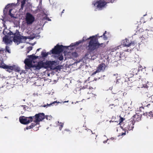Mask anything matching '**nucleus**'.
I'll return each mask as SVG.
<instances>
[{"instance_id":"603ef678","label":"nucleus","mask_w":153,"mask_h":153,"mask_svg":"<svg viewBox=\"0 0 153 153\" xmlns=\"http://www.w3.org/2000/svg\"><path fill=\"white\" fill-rule=\"evenodd\" d=\"M128 49H127V50H126V51H128Z\"/></svg>"},{"instance_id":"6e6552de","label":"nucleus","mask_w":153,"mask_h":153,"mask_svg":"<svg viewBox=\"0 0 153 153\" xmlns=\"http://www.w3.org/2000/svg\"><path fill=\"white\" fill-rule=\"evenodd\" d=\"M25 20L27 24L30 25L33 22L35 18L31 14L27 13L26 14Z\"/></svg>"},{"instance_id":"aec40b11","label":"nucleus","mask_w":153,"mask_h":153,"mask_svg":"<svg viewBox=\"0 0 153 153\" xmlns=\"http://www.w3.org/2000/svg\"><path fill=\"white\" fill-rule=\"evenodd\" d=\"M36 123H32L28 127L26 128H25L24 129L25 130V129L27 130L28 129H30L32 128L33 126H35V125H36Z\"/></svg>"},{"instance_id":"f3484780","label":"nucleus","mask_w":153,"mask_h":153,"mask_svg":"<svg viewBox=\"0 0 153 153\" xmlns=\"http://www.w3.org/2000/svg\"><path fill=\"white\" fill-rule=\"evenodd\" d=\"M138 72V70L137 68L132 69L131 71H130V74H131V77L133 76L134 75H137Z\"/></svg>"},{"instance_id":"864d4df0","label":"nucleus","mask_w":153,"mask_h":153,"mask_svg":"<svg viewBox=\"0 0 153 153\" xmlns=\"http://www.w3.org/2000/svg\"><path fill=\"white\" fill-rule=\"evenodd\" d=\"M20 0H17L18 2H19Z\"/></svg>"},{"instance_id":"f03ea898","label":"nucleus","mask_w":153,"mask_h":153,"mask_svg":"<svg viewBox=\"0 0 153 153\" xmlns=\"http://www.w3.org/2000/svg\"><path fill=\"white\" fill-rule=\"evenodd\" d=\"M98 34L93 36L87 38L88 39L90 40L88 43V50L90 52H92L95 50H97L98 48L101 47L104 48L105 46L104 43H100L97 38H96Z\"/></svg>"},{"instance_id":"13d9d810","label":"nucleus","mask_w":153,"mask_h":153,"mask_svg":"<svg viewBox=\"0 0 153 153\" xmlns=\"http://www.w3.org/2000/svg\"><path fill=\"white\" fill-rule=\"evenodd\" d=\"M97 36L99 37V36H98V35H97ZM99 37H100L99 36Z\"/></svg>"},{"instance_id":"e2e57ef3","label":"nucleus","mask_w":153,"mask_h":153,"mask_svg":"<svg viewBox=\"0 0 153 153\" xmlns=\"http://www.w3.org/2000/svg\"><path fill=\"white\" fill-rule=\"evenodd\" d=\"M104 137H105V136H105V135H104Z\"/></svg>"},{"instance_id":"bf43d9fd","label":"nucleus","mask_w":153,"mask_h":153,"mask_svg":"<svg viewBox=\"0 0 153 153\" xmlns=\"http://www.w3.org/2000/svg\"><path fill=\"white\" fill-rule=\"evenodd\" d=\"M95 11H97V10H96V9H95Z\"/></svg>"},{"instance_id":"9d476101","label":"nucleus","mask_w":153,"mask_h":153,"mask_svg":"<svg viewBox=\"0 0 153 153\" xmlns=\"http://www.w3.org/2000/svg\"><path fill=\"white\" fill-rule=\"evenodd\" d=\"M122 44L124 46L128 47L131 46H134V42H131L129 41L128 39H126L122 41Z\"/></svg>"},{"instance_id":"1a4fd4ad","label":"nucleus","mask_w":153,"mask_h":153,"mask_svg":"<svg viewBox=\"0 0 153 153\" xmlns=\"http://www.w3.org/2000/svg\"><path fill=\"white\" fill-rule=\"evenodd\" d=\"M29 117H20L19 118L20 122L23 124H26L30 123V122L33 121V119H31Z\"/></svg>"},{"instance_id":"c9c22d12","label":"nucleus","mask_w":153,"mask_h":153,"mask_svg":"<svg viewBox=\"0 0 153 153\" xmlns=\"http://www.w3.org/2000/svg\"><path fill=\"white\" fill-rule=\"evenodd\" d=\"M59 59L60 61L62 60L63 59V56H60L58 58Z\"/></svg>"},{"instance_id":"c756f323","label":"nucleus","mask_w":153,"mask_h":153,"mask_svg":"<svg viewBox=\"0 0 153 153\" xmlns=\"http://www.w3.org/2000/svg\"><path fill=\"white\" fill-rule=\"evenodd\" d=\"M88 39H87V38H86V37H85V36L83 37L82 39L81 40H79V41H80L81 42V43L82 42H83L85 41L86 40H88Z\"/></svg>"},{"instance_id":"412c9836","label":"nucleus","mask_w":153,"mask_h":153,"mask_svg":"<svg viewBox=\"0 0 153 153\" xmlns=\"http://www.w3.org/2000/svg\"><path fill=\"white\" fill-rule=\"evenodd\" d=\"M81 43V42L78 41L76 42L75 43H72L70 45V46L71 47H74L78 45L79 44Z\"/></svg>"},{"instance_id":"0eeeda50","label":"nucleus","mask_w":153,"mask_h":153,"mask_svg":"<svg viewBox=\"0 0 153 153\" xmlns=\"http://www.w3.org/2000/svg\"><path fill=\"white\" fill-rule=\"evenodd\" d=\"M92 57L91 56V54L90 53H87L85 55V56L82 59L79 60V61H76V62L74 63V65H75L76 64L79 63L80 61H82V60L84 63H87L90 61L91 59L93 60L94 59H92Z\"/></svg>"},{"instance_id":"37998d69","label":"nucleus","mask_w":153,"mask_h":153,"mask_svg":"<svg viewBox=\"0 0 153 153\" xmlns=\"http://www.w3.org/2000/svg\"><path fill=\"white\" fill-rule=\"evenodd\" d=\"M65 130L68 131H70V130L68 129H65Z\"/></svg>"},{"instance_id":"a878e982","label":"nucleus","mask_w":153,"mask_h":153,"mask_svg":"<svg viewBox=\"0 0 153 153\" xmlns=\"http://www.w3.org/2000/svg\"><path fill=\"white\" fill-rule=\"evenodd\" d=\"M12 10V9H10V10H9V15H10V16L11 18H16V17L14 16V15L11 13V11Z\"/></svg>"},{"instance_id":"39448f33","label":"nucleus","mask_w":153,"mask_h":153,"mask_svg":"<svg viewBox=\"0 0 153 153\" xmlns=\"http://www.w3.org/2000/svg\"><path fill=\"white\" fill-rule=\"evenodd\" d=\"M64 47L67 48L66 46H64L62 45H57L55 46L54 48L51 50L50 52L46 53L47 56L48 55L51 54V53L57 54H59L62 52L63 50V48Z\"/></svg>"},{"instance_id":"ea45409f","label":"nucleus","mask_w":153,"mask_h":153,"mask_svg":"<svg viewBox=\"0 0 153 153\" xmlns=\"http://www.w3.org/2000/svg\"><path fill=\"white\" fill-rule=\"evenodd\" d=\"M116 81V83L117 84L118 83V80L119 79L117 78Z\"/></svg>"},{"instance_id":"473e14b6","label":"nucleus","mask_w":153,"mask_h":153,"mask_svg":"<svg viewBox=\"0 0 153 153\" xmlns=\"http://www.w3.org/2000/svg\"><path fill=\"white\" fill-rule=\"evenodd\" d=\"M47 120H50L52 118V117L51 116H45Z\"/></svg>"},{"instance_id":"f257e3e1","label":"nucleus","mask_w":153,"mask_h":153,"mask_svg":"<svg viewBox=\"0 0 153 153\" xmlns=\"http://www.w3.org/2000/svg\"><path fill=\"white\" fill-rule=\"evenodd\" d=\"M3 33L5 36H10L13 38V42L17 44H19L20 43L25 42L27 39L26 36H22L18 30H16L14 32H11L7 29H4Z\"/></svg>"},{"instance_id":"f8f14e48","label":"nucleus","mask_w":153,"mask_h":153,"mask_svg":"<svg viewBox=\"0 0 153 153\" xmlns=\"http://www.w3.org/2000/svg\"><path fill=\"white\" fill-rule=\"evenodd\" d=\"M10 36H5L3 37V41L6 45L11 44L13 41V38Z\"/></svg>"},{"instance_id":"2eb2a0df","label":"nucleus","mask_w":153,"mask_h":153,"mask_svg":"<svg viewBox=\"0 0 153 153\" xmlns=\"http://www.w3.org/2000/svg\"><path fill=\"white\" fill-rule=\"evenodd\" d=\"M105 65L104 63L101 64L99 65L97 69L100 72L101 71H103L105 69Z\"/></svg>"},{"instance_id":"a19ab883","label":"nucleus","mask_w":153,"mask_h":153,"mask_svg":"<svg viewBox=\"0 0 153 153\" xmlns=\"http://www.w3.org/2000/svg\"><path fill=\"white\" fill-rule=\"evenodd\" d=\"M41 49V48H38V49H37V50H36V52L39 51V50L40 49Z\"/></svg>"},{"instance_id":"052dcab7","label":"nucleus","mask_w":153,"mask_h":153,"mask_svg":"<svg viewBox=\"0 0 153 153\" xmlns=\"http://www.w3.org/2000/svg\"><path fill=\"white\" fill-rule=\"evenodd\" d=\"M111 139L112 140L113 139V138H111Z\"/></svg>"},{"instance_id":"49530a36","label":"nucleus","mask_w":153,"mask_h":153,"mask_svg":"<svg viewBox=\"0 0 153 153\" xmlns=\"http://www.w3.org/2000/svg\"><path fill=\"white\" fill-rule=\"evenodd\" d=\"M68 102V101H65L64 102H63V103H65V102Z\"/></svg>"},{"instance_id":"7c9ffc66","label":"nucleus","mask_w":153,"mask_h":153,"mask_svg":"<svg viewBox=\"0 0 153 153\" xmlns=\"http://www.w3.org/2000/svg\"><path fill=\"white\" fill-rule=\"evenodd\" d=\"M118 74H113L112 76L113 78H116V79H117L118 78Z\"/></svg>"},{"instance_id":"a18cd8bd","label":"nucleus","mask_w":153,"mask_h":153,"mask_svg":"<svg viewBox=\"0 0 153 153\" xmlns=\"http://www.w3.org/2000/svg\"><path fill=\"white\" fill-rule=\"evenodd\" d=\"M126 134V133H123L122 134V135H125Z\"/></svg>"},{"instance_id":"ddd939ff","label":"nucleus","mask_w":153,"mask_h":153,"mask_svg":"<svg viewBox=\"0 0 153 153\" xmlns=\"http://www.w3.org/2000/svg\"><path fill=\"white\" fill-rule=\"evenodd\" d=\"M32 61H30V59H26L24 61L25 68L29 69L31 68L32 67Z\"/></svg>"},{"instance_id":"6e6d98bb","label":"nucleus","mask_w":153,"mask_h":153,"mask_svg":"<svg viewBox=\"0 0 153 153\" xmlns=\"http://www.w3.org/2000/svg\"><path fill=\"white\" fill-rule=\"evenodd\" d=\"M140 108H143V107H141Z\"/></svg>"},{"instance_id":"680f3d73","label":"nucleus","mask_w":153,"mask_h":153,"mask_svg":"<svg viewBox=\"0 0 153 153\" xmlns=\"http://www.w3.org/2000/svg\"><path fill=\"white\" fill-rule=\"evenodd\" d=\"M72 104H73V102H72Z\"/></svg>"},{"instance_id":"2f4dec72","label":"nucleus","mask_w":153,"mask_h":153,"mask_svg":"<svg viewBox=\"0 0 153 153\" xmlns=\"http://www.w3.org/2000/svg\"><path fill=\"white\" fill-rule=\"evenodd\" d=\"M6 50L8 53H10V49L9 47L7 46L6 47Z\"/></svg>"},{"instance_id":"423d86ee","label":"nucleus","mask_w":153,"mask_h":153,"mask_svg":"<svg viewBox=\"0 0 153 153\" xmlns=\"http://www.w3.org/2000/svg\"><path fill=\"white\" fill-rule=\"evenodd\" d=\"M31 119H33V121L37 124L39 122L42 121L45 118V114L43 113L36 114L34 116H31L30 117Z\"/></svg>"},{"instance_id":"dca6fc26","label":"nucleus","mask_w":153,"mask_h":153,"mask_svg":"<svg viewBox=\"0 0 153 153\" xmlns=\"http://www.w3.org/2000/svg\"><path fill=\"white\" fill-rule=\"evenodd\" d=\"M132 119L133 120L132 121H134L135 122V121H139L141 120V116L139 114H137L134 115L133 116L132 118H131V119Z\"/></svg>"},{"instance_id":"4c0bfd02","label":"nucleus","mask_w":153,"mask_h":153,"mask_svg":"<svg viewBox=\"0 0 153 153\" xmlns=\"http://www.w3.org/2000/svg\"><path fill=\"white\" fill-rule=\"evenodd\" d=\"M4 50L3 48H1L0 49V53H4Z\"/></svg>"},{"instance_id":"3c124183","label":"nucleus","mask_w":153,"mask_h":153,"mask_svg":"<svg viewBox=\"0 0 153 153\" xmlns=\"http://www.w3.org/2000/svg\"><path fill=\"white\" fill-rule=\"evenodd\" d=\"M24 48V46H21V48Z\"/></svg>"},{"instance_id":"393cba45","label":"nucleus","mask_w":153,"mask_h":153,"mask_svg":"<svg viewBox=\"0 0 153 153\" xmlns=\"http://www.w3.org/2000/svg\"><path fill=\"white\" fill-rule=\"evenodd\" d=\"M143 114L144 115H146L147 117H148L147 115L149 116L150 117H153V112H152V111H150V112H149L148 114L147 113H144Z\"/></svg>"},{"instance_id":"6ab92c4d","label":"nucleus","mask_w":153,"mask_h":153,"mask_svg":"<svg viewBox=\"0 0 153 153\" xmlns=\"http://www.w3.org/2000/svg\"><path fill=\"white\" fill-rule=\"evenodd\" d=\"M26 0H22L21 1V5L20 10H22L23 9V8L25 4Z\"/></svg>"},{"instance_id":"20e7f679","label":"nucleus","mask_w":153,"mask_h":153,"mask_svg":"<svg viewBox=\"0 0 153 153\" xmlns=\"http://www.w3.org/2000/svg\"><path fill=\"white\" fill-rule=\"evenodd\" d=\"M107 2H106L104 0H100L97 1L96 2L94 1L92 3V5L94 6L97 7L96 9L99 10H102V8L104 7L107 3L111 2L113 3L112 0H106Z\"/></svg>"},{"instance_id":"a211bd4d","label":"nucleus","mask_w":153,"mask_h":153,"mask_svg":"<svg viewBox=\"0 0 153 153\" xmlns=\"http://www.w3.org/2000/svg\"><path fill=\"white\" fill-rule=\"evenodd\" d=\"M28 57H29V58L28 59H30V61H32V62L33 60L38 58V56H34L33 54L31 55L28 56Z\"/></svg>"},{"instance_id":"79ce46f5","label":"nucleus","mask_w":153,"mask_h":153,"mask_svg":"<svg viewBox=\"0 0 153 153\" xmlns=\"http://www.w3.org/2000/svg\"><path fill=\"white\" fill-rule=\"evenodd\" d=\"M93 95V97H95V98H96V95L95 94H92Z\"/></svg>"},{"instance_id":"8fccbe9b","label":"nucleus","mask_w":153,"mask_h":153,"mask_svg":"<svg viewBox=\"0 0 153 153\" xmlns=\"http://www.w3.org/2000/svg\"><path fill=\"white\" fill-rule=\"evenodd\" d=\"M22 106V107H24V108L25 107V105H21Z\"/></svg>"},{"instance_id":"5fc2aeb1","label":"nucleus","mask_w":153,"mask_h":153,"mask_svg":"<svg viewBox=\"0 0 153 153\" xmlns=\"http://www.w3.org/2000/svg\"><path fill=\"white\" fill-rule=\"evenodd\" d=\"M23 101H25V99H24L23 100Z\"/></svg>"},{"instance_id":"c85d7f7f","label":"nucleus","mask_w":153,"mask_h":153,"mask_svg":"<svg viewBox=\"0 0 153 153\" xmlns=\"http://www.w3.org/2000/svg\"><path fill=\"white\" fill-rule=\"evenodd\" d=\"M57 103V101H54V102H53L52 103H51L50 104H47V105H44L43 106V107H46L47 106H50L52 104H54L55 103Z\"/></svg>"},{"instance_id":"c03bdc74","label":"nucleus","mask_w":153,"mask_h":153,"mask_svg":"<svg viewBox=\"0 0 153 153\" xmlns=\"http://www.w3.org/2000/svg\"><path fill=\"white\" fill-rule=\"evenodd\" d=\"M108 140V139H107V140H105L104 141H103V143H107V140Z\"/></svg>"},{"instance_id":"de8ad7c7","label":"nucleus","mask_w":153,"mask_h":153,"mask_svg":"<svg viewBox=\"0 0 153 153\" xmlns=\"http://www.w3.org/2000/svg\"><path fill=\"white\" fill-rule=\"evenodd\" d=\"M64 11H65V10H63L62 11V13H64Z\"/></svg>"},{"instance_id":"cd10ccee","label":"nucleus","mask_w":153,"mask_h":153,"mask_svg":"<svg viewBox=\"0 0 153 153\" xmlns=\"http://www.w3.org/2000/svg\"><path fill=\"white\" fill-rule=\"evenodd\" d=\"M106 33V31H105L104 33L102 36H100L101 37H103V39L104 40H106L107 39V37L105 36V34Z\"/></svg>"},{"instance_id":"09e8293b","label":"nucleus","mask_w":153,"mask_h":153,"mask_svg":"<svg viewBox=\"0 0 153 153\" xmlns=\"http://www.w3.org/2000/svg\"><path fill=\"white\" fill-rule=\"evenodd\" d=\"M48 21H51V19H49V18H48Z\"/></svg>"},{"instance_id":"0e129e2a","label":"nucleus","mask_w":153,"mask_h":153,"mask_svg":"<svg viewBox=\"0 0 153 153\" xmlns=\"http://www.w3.org/2000/svg\"><path fill=\"white\" fill-rule=\"evenodd\" d=\"M152 71H153V69H152Z\"/></svg>"},{"instance_id":"58836bf2","label":"nucleus","mask_w":153,"mask_h":153,"mask_svg":"<svg viewBox=\"0 0 153 153\" xmlns=\"http://www.w3.org/2000/svg\"><path fill=\"white\" fill-rule=\"evenodd\" d=\"M99 72L97 70V69L96 71L94 72L93 73H92V75H94V74H95L97 73H98V72Z\"/></svg>"},{"instance_id":"5701e85b","label":"nucleus","mask_w":153,"mask_h":153,"mask_svg":"<svg viewBox=\"0 0 153 153\" xmlns=\"http://www.w3.org/2000/svg\"><path fill=\"white\" fill-rule=\"evenodd\" d=\"M41 5H42V1H41L39 3V5L37 7V11L38 12H40L41 11L42 9V7H41Z\"/></svg>"},{"instance_id":"bb28decb","label":"nucleus","mask_w":153,"mask_h":153,"mask_svg":"<svg viewBox=\"0 0 153 153\" xmlns=\"http://www.w3.org/2000/svg\"><path fill=\"white\" fill-rule=\"evenodd\" d=\"M58 125L60 126L59 127V129L60 130H61L62 128H63V126L64 124L61 122L59 123V121H58Z\"/></svg>"},{"instance_id":"e433bc0d","label":"nucleus","mask_w":153,"mask_h":153,"mask_svg":"<svg viewBox=\"0 0 153 153\" xmlns=\"http://www.w3.org/2000/svg\"><path fill=\"white\" fill-rule=\"evenodd\" d=\"M150 106H151V107L152 106V104H148L147 105L145 106V105L144 106V107L145 106H147L148 107H149Z\"/></svg>"},{"instance_id":"72a5a7b5","label":"nucleus","mask_w":153,"mask_h":153,"mask_svg":"<svg viewBox=\"0 0 153 153\" xmlns=\"http://www.w3.org/2000/svg\"><path fill=\"white\" fill-rule=\"evenodd\" d=\"M27 53H28L32 49V47H29L27 48Z\"/></svg>"},{"instance_id":"4468645a","label":"nucleus","mask_w":153,"mask_h":153,"mask_svg":"<svg viewBox=\"0 0 153 153\" xmlns=\"http://www.w3.org/2000/svg\"><path fill=\"white\" fill-rule=\"evenodd\" d=\"M134 122L132 121V120L128 123L127 127H126V130L128 131H130L132 130L134 128Z\"/></svg>"},{"instance_id":"4be33fe9","label":"nucleus","mask_w":153,"mask_h":153,"mask_svg":"<svg viewBox=\"0 0 153 153\" xmlns=\"http://www.w3.org/2000/svg\"><path fill=\"white\" fill-rule=\"evenodd\" d=\"M41 55H42V57L43 58L46 57L48 56L45 50H43V51L41 52Z\"/></svg>"},{"instance_id":"9b49d317","label":"nucleus","mask_w":153,"mask_h":153,"mask_svg":"<svg viewBox=\"0 0 153 153\" xmlns=\"http://www.w3.org/2000/svg\"><path fill=\"white\" fill-rule=\"evenodd\" d=\"M15 66H9L7 65H4L3 66H1L0 65V67H2L4 69H6L7 71L9 72H11L12 71V70L15 69ZM16 71L19 72L20 71V68H17L16 69H15Z\"/></svg>"},{"instance_id":"f704fd0d","label":"nucleus","mask_w":153,"mask_h":153,"mask_svg":"<svg viewBox=\"0 0 153 153\" xmlns=\"http://www.w3.org/2000/svg\"><path fill=\"white\" fill-rule=\"evenodd\" d=\"M124 120V119L123 118L120 117V123H118V124L120 125V124Z\"/></svg>"},{"instance_id":"4d7b16f0","label":"nucleus","mask_w":153,"mask_h":153,"mask_svg":"<svg viewBox=\"0 0 153 153\" xmlns=\"http://www.w3.org/2000/svg\"><path fill=\"white\" fill-rule=\"evenodd\" d=\"M114 105V104H112V105Z\"/></svg>"},{"instance_id":"7ed1b4c3","label":"nucleus","mask_w":153,"mask_h":153,"mask_svg":"<svg viewBox=\"0 0 153 153\" xmlns=\"http://www.w3.org/2000/svg\"><path fill=\"white\" fill-rule=\"evenodd\" d=\"M46 65L48 67L52 70L56 69V62L55 61H51L47 60L45 62L42 61L39 62L37 65L35 66L36 69L39 70L42 68L45 67V65Z\"/></svg>"},{"instance_id":"b1692460","label":"nucleus","mask_w":153,"mask_h":153,"mask_svg":"<svg viewBox=\"0 0 153 153\" xmlns=\"http://www.w3.org/2000/svg\"><path fill=\"white\" fill-rule=\"evenodd\" d=\"M10 4H8L7 6H6L5 8L3 10V13H4V15L5 16V14L6 13L7 11V9L9 7V5H10Z\"/></svg>"}]
</instances>
